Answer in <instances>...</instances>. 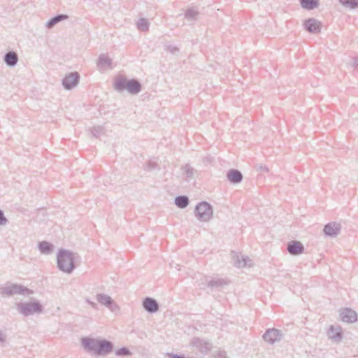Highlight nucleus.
Segmentation results:
<instances>
[{
  "instance_id": "1",
  "label": "nucleus",
  "mask_w": 358,
  "mask_h": 358,
  "mask_svg": "<svg viewBox=\"0 0 358 358\" xmlns=\"http://www.w3.org/2000/svg\"><path fill=\"white\" fill-rule=\"evenodd\" d=\"M81 343L85 350L92 352L96 356H105L113 350V343L106 339L83 338Z\"/></svg>"
},
{
  "instance_id": "2",
  "label": "nucleus",
  "mask_w": 358,
  "mask_h": 358,
  "mask_svg": "<svg viewBox=\"0 0 358 358\" xmlns=\"http://www.w3.org/2000/svg\"><path fill=\"white\" fill-rule=\"evenodd\" d=\"M77 255L66 249H59L57 255V268L61 271L70 274L76 268L75 260Z\"/></svg>"
},
{
  "instance_id": "3",
  "label": "nucleus",
  "mask_w": 358,
  "mask_h": 358,
  "mask_svg": "<svg viewBox=\"0 0 358 358\" xmlns=\"http://www.w3.org/2000/svg\"><path fill=\"white\" fill-rule=\"evenodd\" d=\"M114 88L117 92L127 90L131 94H137L142 90V85L136 79H127L124 77H118L114 83Z\"/></svg>"
},
{
  "instance_id": "4",
  "label": "nucleus",
  "mask_w": 358,
  "mask_h": 358,
  "mask_svg": "<svg viewBox=\"0 0 358 358\" xmlns=\"http://www.w3.org/2000/svg\"><path fill=\"white\" fill-rule=\"evenodd\" d=\"M16 309L23 316L28 317L34 314L41 313L43 306L38 301L20 302L17 304Z\"/></svg>"
},
{
  "instance_id": "5",
  "label": "nucleus",
  "mask_w": 358,
  "mask_h": 358,
  "mask_svg": "<svg viewBox=\"0 0 358 358\" xmlns=\"http://www.w3.org/2000/svg\"><path fill=\"white\" fill-rule=\"evenodd\" d=\"M33 293V290L18 284L8 282L4 286L0 287V294L3 296H10L14 294L30 295Z\"/></svg>"
},
{
  "instance_id": "6",
  "label": "nucleus",
  "mask_w": 358,
  "mask_h": 358,
  "mask_svg": "<svg viewBox=\"0 0 358 358\" xmlns=\"http://www.w3.org/2000/svg\"><path fill=\"white\" fill-rule=\"evenodd\" d=\"M194 213L199 220L208 222L213 216V207L206 201L200 202L196 206Z\"/></svg>"
},
{
  "instance_id": "7",
  "label": "nucleus",
  "mask_w": 358,
  "mask_h": 358,
  "mask_svg": "<svg viewBox=\"0 0 358 358\" xmlns=\"http://www.w3.org/2000/svg\"><path fill=\"white\" fill-rule=\"evenodd\" d=\"M264 340L269 344H274L279 342L282 338L281 331L272 328L268 329L263 335Z\"/></svg>"
},
{
  "instance_id": "8",
  "label": "nucleus",
  "mask_w": 358,
  "mask_h": 358,
  "mask_svg": "<svg viewBox=\"0 0 358 358\" xmlns=\"http://www.w3.org/2000/svg\"><path fill=\"white\" fill-rule=\"evenodd\" d=\"M80 80V75L78 72H72L66 75L62 80V85L66 90H71L76 87Z\"/></svg>"
},
{
  "instance_id": "9",
  "label": "nucleus",
  "mask_w": 358,
  "mask_h": 358,
  "mask_svg": "<svg viewBox=\"0 0 358 358\" xmlns=\"http://www.w3.org/2000/svg\"><path fill=\"white\" fill-rule=\"evenodd\" d=\"M190 344L192 347L198 349L202 354H206L211 348L210 343L199 338H194Z\"/></svg>"
},
{
  "instance_id": "10",
  "label": "nucleus",
  "mask_w": 358,
  "mask_h": 358,
  "mask_svg": "<svg viewBox=\"0 0 358 358\" xmlns=\"http://www.w3.org/2000/svg\"><path fill=\"white\" fill-rule=\"evenodd\" d=\"M341 229L340 223L331 222L324 225L323 231L327 236L335 237L340 234Z\"/></svg>"
},
{
  "instance_id": "11",
  "label": "nucleus",
  "mask_w": 358,
  "mask_h": 358,
  "mask_svg": "<svg viewBox=\"0 0 358 358\" xmlns=\"http://www.w3.org/2000/svg\"><path fill=\"white\" fill-rule=\"evenodd\" d=\"M305 29L313 34H317L321 30V23L315 18H308L303 23Z\"/></svg>"
},
{
  "instance_id": "12",
  "label": "nucleus",
  "mask_w": 358,
  "mask_h": 358,
  "mask_svg": "<svg viewBox=\"0 0 358 358\" xmlns=\"http://www.w3.org/2000/svg\"><path fill=\"white\" fill-rule=\"evenodd\" d=\"M341 320L344 322L352 323L357 321V314L350 308H345L340 312Z\"/></svg>"
},
{
  "instance_id": "13",
  "label": "nucleus",
  "mask_w": 358,
  "mask_h": 358,
  "mask_svg": "<svg viewBox=\"0 0 358 358\" xmlns=\"http://www.w3.org/2000/svg\"><path fill=\"white\" fill-rule=\"evenodd\" d=\"M143 307L150 313H156L159 310V304L157 300L151 297H145L143 301Z\"/></svg>"
},
{
  "instance_id": "14",
  "label": "nucleus",
  "mask_w": 358,
  "mask_h": 358,
  "mask_svg": "<svg viewBox=\"0 0 358 358\" xmlns=\"http://www.w3.org/2000/svg\"><path fill=\"white\" fill-rule=\"evenodd\" d=\"M234 265L237 268H243L245 266H251L252 264V260L248 257L236 255L233 257Z\"/></svg>"
},
{
  "instance_id": "15",
  "label": "nucleus",
  "mask_w": 358,
  "mask_h": 358,
  "mask_svg": "<svg viewBox=\"0 0 358 358\" xmlns=\"http://www.w3.org/2000/svg\"><path fill=\"white\" fill-rule=\"evenodd\" d=\"M227 178L232 184H238L243 180V175L241 172L235 169H231L227 171Z\"/></svg>"
},
{
  "instance_id": "16",
  "label": "nucleus",
  "mask_w": 358,
  "mask_h": 358,
  "mask_svg": "<svg viewBox=\"0 0 358 358\" xmlns=\"http://www.w3.org/2000/svg\"><path fill=\"white\" fill-rule=\"evenodd\" d=\"M287 250L289 254L297 255L303 252L304 247L299 241H292L288 243Z\"/></svg>"
},
{
  "instance_id": "17",
  "label": "nucleus",
  "mask_w": 358,
  "mask_h": 358,
  "mask_svg": "<svg viewBox=\"0 0 358 358\" xmlns=\"http://www.w3.org/2000/svg\"><path fill=\"white\" fill-rule=\"evenodd\" d=\"M96 298L99 303L104 305L111 310H113V306H115V303L110 296L105 294H96Z\"/></svg>"
},
{
  "instance_id": "18",
  "label": "nucleus",
  "mask_w": 358,
  "mask_h": 358,
  "mask_svg": "<svg viewBox=\"0 0 358 358\" xmlns=\"http://www.w3.org/2000/svg\"><path fill=\"white\" fill-rule=\"evenodd\" d=\"M99 69H112V59L106 55L101 54L99 57L97 62Z\"/></svg>"
},
{
  "instance_id": "19",
  "label": "nucleus",
  "mask_w": 358,
  "mask_h": 358,
  "mask_svg": "<svg viewBox=\"0 0 358 358\" xmlns=\"http://www.w3.org/2000/svg\"><path fill=\"white\" fill-rule=\"evenodd\" d=\"M3 61L8 66L13 67L18 62V55L14 51H9L5 54Z\"/></svg>"
},
{
  "instance_id": "20",
  "label": "nucleus",
  "mask_w": 358,
  "mask_h": 358,
  "mask_svg": "<svg viewBox=\"0 0 358 358\" xmlns=\"http://www.w3.org/2000/svg\"><path fill=\"white\" fill-rule=\"evenodd\" d=\"M328 336L331 340L339 341L342 338L343 334L340 328L331 326L328 331Z\"/></svg>"
},
{
  "instance_id": "21",
  "label": "nucleus",
  "mask_w": 358,
  "mask_h": 358,
  "mask_svg": "<svg viewBox=\"0 0 358 358\" xmlns=\"http://www.w3.org/2000/svg\"><path fill=\"white\" fill-rule=\"evenodd\" d=\"M38 248L41 253L44 255L51 254L54 250L53 244L45 241L39 242Z\"/></svg>"
},
{
  "instance_id": "22",
  "label": "nucleus",
  "mask_w": 358,
  "mask_h": 358,
  "mask_svg": "<svg viewBox=\"0 0 358 358\" xmlns=\"http://www.w3.org/2000/svg\"><path fill=\"white\" fill-rule=\"evenodd\" d=\"M69 18V16L66 14H59L53 17L50 18L47 22H46V27L48 29L52 28L55 24L57 23L66 20Z\"/></svg>"
},
{
  "instance_id": "23",
  "label": "nucleus",
  "mask_w": 358,
  "mask_h": 358,
  "mask_svg": "<svg viewBox=\"0 0 358 358\" xmlns=\"http://www.w3.org/2000/svg\"><path fill=\"white\" fill-rule=\"evenodd\" d=\"M301 7L306 10H313L319 6V0H299Z\"/></svg>"
},
{
  "instance_id": "24",
  "label": "nucleus",
  "mask_w": 358,
  "mask_h": 358,
  "mask_svg": "<svg viewBox=\"0 0 358 358\" xmlns=\"http://www.w3.org/2000/svg\"><path fill=\"white\" fill-rule=\"evenodd\" d=\"M189 203V198L185 195L178 196L175 198V204L180 208H186Z\"/></svg>"
},
{
  "instance_id": "25",
  "label": "nucleus",
  "mask_w": 358,
  "mask_h": 358,
  "mask_svg": "<svg viewBox=\"0 0 358 358\" xmlns=\"http://www.w3.org/2000/svg\"><path fill=\"white\" fill-rule=\"evenodd\" d=\"M138 30L141 31H147L149 29L150 22L146 18H141L136 23Z\"/></svg>"
},
{
  "instance_id": "26",
  "label": "nucleus",
  "mask_w": 358,
  "mask_h": 358,
  "mask_svg": "<svg viewBox=\"0 0 358 358\" xmlns=\"http://www.w3.org/2000/svg\"><path fill=\"white\" fill-rule=\"evenodd\" d=\"M224 285H227V281L224 279L213 278L208 282V286L210 287H220Z\"/></svg>"
},
{
  "instance_id": "27",
  "label": "nucleus",
  "mask_w": 358,
  "mask_h": 358,
  "mask_svg": "<svg viewBox=\"0 0 358 358\" xmlns=\"http://www.w3.org/2000/svg\"><path fill=\"white\" fill-rule=\"evenodd\" d=\"M199 15V12L194 8H189L185 13V17L189 21H193L196 20Z\"/></svg>"
},
{
  "instance_id": "28",
  "label": "nucleus",
  "mask_w": 358,
  "mask_h": 358,
  "mask_svg": "<svg viewBox=\"0 0 358 358\" xmlns=\"http://www.w3.org/2000/svg\"><path fill=\"white\" fill-rule=\"evenodd\" d=\"M91 134L96 138H99L101 136L105 134V130L102 126H94L91 129Z\"/></svg>"
},
{
  "instance_id": "29",
  "label": "nucleus",
  "mask_w": 358,
  "mask_h": 358,
  "mask_svg": "<svg viewBox=\"0 0 358 358\" xmlns=\"http://www.w3.org/2000/svg\"><path fill=\"white\" fill-rule=\"evenodd\" d=\"M182 169L187 178L192 179L194 178L195 170L192 166L189 164H186Z\"/></svg>"
},
{
  "instance_id": "30",
  "label": "nucleus",
  "mask_w": 358,
  "mask_h": 358,
  "mask_svg": "<svg viewBox=\"0 0 358 358\" xmlns=\"http://www.w3.org/2000/svg\"><path fill=\"white\" fill-rule=\"evenodd\" d=\"M339 2L344 6L350 8L358 7V0H339Z\"/></svg>"
},
{
  "instance_id": "31",
  "label": "nucleus",
  "mask_w": 358,
  "mask_h": 358,
  "mask_svg": "<svg viewBox=\"0 0 358 358\" xmlns=\"http://www.w3.org/2000/svg\"><path fill=\"white\" fill-rule=\"evenodd\" d=\"M115 355L118 357H122V356H129L131 355V352H130V350L126 348V347H122V348H120L119 349H117L116 351H115Z\"/></svg>"
},
{
  "instance_id": "32",
  "label": "nucleus",
  "mask_w": 358,
  "mask_h": 358,
  "mask_svg": "<svg viewBox=\"0 0 358 358\" xmlns=\"http://www.w3.org/2000/svg\"><path fill=\"white\" fill-rule=\"evenodd\" d=\"M166 50L170 52L171 54L178 55L179 54L180 50L178 47L169 45L166 48Z\"/></svg>"
},
{
  "instance_id": "33",
  "label": "nucleus",
  "mask_w": 358,
  "mask_h": 358,
  "mask_svg": "<svg viewBox=\"0 0 358 358\" xmlns=\"http://www.w3.org/2000/svg\"><path fill=\"white\" fill-rule=\"evenodd\" d=\"M8 222V219L6 217L3 211L0 209V226H4Z\"/></svg>"
},
{
  "instance_id": "34",
  "label": "nucleus",
  "mask_w": 358,
  "mask_h": 358,
  "mask_svg": "<svg viewBox=\"0 0 358 358\" xmlns=\"http://www.w3.org/2000/svg\"><path fill=\"white\" fill-rule=\"evenodd\" d=\"M157 163L154 162L149 161L147 163V169L148 171H151L155 169L157 167Z\"/></svg>"
},
{
  "instance_id": "35",
  "label": "nucleus",
  "mask_w": 358,
  "mask_h": 358,
  "mask_svg": "<svg viewBox=\"0 0 358 358\" xmlns=\"http://www.w3.org/2000/svg\"><path fill=\"white\" fill-rule=\"evenodd\" d=\"M352 66L355 69H358V57L352 58Z\"/></svg>"
},
{
  "instance_id": "36",
  "label": "nucleus",
  "mask_w": 358,
  "mask_h": 358,
  "mask_svg": "<svg viewBox=\"0 0 358 358\" xmlns=\"http://www.w3.org/2000/svg\"><path fill=\"white\" fill-rule=\"evenodd\" d=\"M6 334L3 331H0V343H4L6 341Z\"/></svg>"
},
{
  "instance_id": "37",
  "label": "nucleus",
  "mask_w": 358,
  "mask_h": 358,
  "mask_svg": "<svg viewBox=\"0 0 358 358\" xmlns=\"http://www.w3.org/2000/svg\"><path fill=\"white\" fill-rule=\"evenodd\" d=\"M87 303L90 304L94 309H97V304L90 299L86 300Z\"/></svg>"
},
{
  "instance_id": "38",
  "label": "nucleus",
  "mask_w": 358,
  "mask_h": 358,
  "mask_svg": "<svg viewBox=\"0 0 358 358\" xmlns=\"http://www.w3.org/2000/svg\"><path fill=\"white\" fill-rule=\"evenodd\" d=\"M217 357L219 358H226L227 357V353L224 351H220L217 353Z\"/></svg>"
},
{
  "instance_id": "39",
  "label": "nucleus",
  "mask_w": 358,
  "mask_h": 358,
  "mask_svg": "<svg viewBox=\"0 0 358 358\" xmlns=\"http://www.w3.org/2000/svg\"><path fill=\"white\" fill-rule=\"evenodd\" d=\"M259 169L264 172H266V173L268 172V171H269L268 168L265 165H260L259 166Z\"/></svg>"
}]
</instances>
